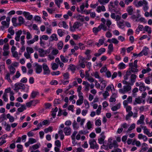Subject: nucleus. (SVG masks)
Returning <instances> with one entry per match:
<instances>
[{"label": "nucleus", "mask_w": 152, "mask_h": 152, "mask_svg": "<svg viewBox=\"0 0 152 152\" xmlns=\"http://www.w3.org/2000/svg\"><path fill=\"white\" fill-rule=\"evenodd\" d=\"M11 74L10 73H7L5 75V79L7 80L10 83L12 82V81L10 78V75Z\"/></svg>", "instance_id": "ea45409f"}, {"label": "nucleus", "mask_w": 152, "mask_h": 152, "mask_svg": "<svg viewBox=\"0 0 152 152\" xmlns=\"http://www.w3.org/2000/svg\"><path fill=\"white\" fill-rule=\"evenodd\" d=\"M10 18L9 17L6 18V21H2L1 22V24L4 27L8 28L9 27Z\"/></svg>", "instance_id": "1a4fd4ad"}, {"label": "nucleus", "mask_w": 152, "mask_h": 152, "mask_svg": "<svg viewBox=\"0 0 152 152\" xmlns=\"http://www.w3.org/2000/svg\"><path fill=\"white\" fill-rule=\"evenodd\" d=\"M15 88L14 90L16 92H18L20 89H24L25 88V86L23 84L21 83H17L15 84Z\"/></svg>", "instance_id": "39448f33"}, {"label": "nucleus", "mask_w": 152, "mask_h": 152, "mask_svg": "<svg viewBox=\"0 0 152 152\" xmlns=\"http://www.w3.org/2000/svg\"><path fill=\"white\" fill-rule=\"evenodd\" d=\"M128 113L126 115V120H128L130 119V118L133 115V113L131 111L127 112Z\"/></svg>", "instance_id": "f704fd0d"}, {"label": "nucleus", "mask_w": 152, "mask_h": 152, "mask_svg": "<svg viewBox=\"0 0 152 152\" xmlns=\"http://www.w3.org/2000/svg\"><path fill=\"white\" fill-rule=\"evenodd\" d=\"M12 22L13 23V25L15 26H17V18L15 17H13L12 18Z\"/></svg>", "instance_id": "774afa93"}, {"label": "nucleus", "mask_w": 152, "mask_h": 152, "mask_svg": "<svg viewBox=\"0 0 152 152\" xmlns=\"http://www.w3.org/2000/svg\"><path fill=\"white\" fill-rule=\"evenodd\" d=\"M17 147L18 149L17 150V152H22L23 151V146L21 144H18L17 145Z\"/></svg>", "instance_id": "a19ab883"}, {"label": "nucleus", "mask_w": 152, "mask_h": 152, "mask_svg": "<svg viewBox=\"0 0 152 152\" xmlns=\"http://www.w3.org/2000/svg\"><path fill=\"white\" fill-rule=\"evenodd\" d=\"M42 68L43 70V74L48 75L50 74V70L49 68L46 64H44L42 65Z\"/></svg>", "instance_id": "6e6552de"}, {"label": "nucleus", "mask_w": 152, "mask_h": 152, "mask_svg": "<svg viewBox=\"0 0 152 152\" xmlns=\"http://www.w3.org/2000/svg\"><path fill=\"white\" fill-rule=\"evenodd\" d=\"M102 95L104 98V99H105L107 98V97L109 96H110V94L109 93V92L105 90L104 92L102 93Z\"/></svg>", "instance_id": "8fccbe9b"}, {"label": "nucleus", "mask_w": 152, "mask_h": 152, "mask_svg": "<svg viewBox=\"0 0 152 152\" xmlns=\"http://www.w3.org/2000/svg\"><path fill=\"white\" fill-rule=\"evenodd\" d=\"M148 145L146 143H142L140 152H148Z\"/></svg>", "instance_id": "f8f14e48"}, {"label": "nucleus", "mask_w": 152, "mask_h": 152, "mask_svg": "<svg viewBox=\"0 0 152 152\" xmlns=\"http://www.w3.org/2000/svg\"><path fill=\"white\" fill-rule=\"evenodd\" d=\"M60 58L61 61L63 62L66 63L68 61V59L62 55L60 56Z\"/></svg>", "instance_id": "4d7b16f0"}, {"label": "nucleus", "mask_w": 152, "mask_h": 152, "mask_svg": "<svg viewBox=\"0 0 152 152\" xmlns=\"http://www.w3.org/2000/svg\"><path fill=\"white\" fill-rule=\"evenodd\" d=\"M21 107L18 109V111L20 112H23L26 109V106L24 104H21Z\"/></svg>", "instance_id": "72a5a7b5"}, {"label": "nucleus", "mask_w": 152, "mask_h": 152, "mask_svg": "<svg viewBox=\"0 0 152 152\" xmlns=\"http://www.w3.org/2000/svg\"><path fill=\"white\" fill-rule=\"evenodd\" d=\"M20 75L21 74L20 73L19 71H17L16 72L15 75L12 77V79L13 80H14L15 78H18L20 76Z\"/></svg>", "instance_id": "0e129e2a"}, {"label": "nucleus", "mask_w": 152, "mask_h": 152, "mask_svg": "<svg viewBox=\"0 0 152 152\" xmlns=\"http://www.w3.org/2000/svg\"><path fill=\"white\" fill-rule=\"evenodd\" d=\"M72 126L75 130L78 129L79 128V126L75 120H74L72 123Z\"/></svg>", "instance_id": "2f4dec72"}, {"label": "nucleus", "mask_w": 152, "mask_h": 152, "mask_svg": "<svg viewBox=\"0 0 152 152\" xmlns=\"http://www.w3.org/2000/svg\"><path fill=\"white\" fill-rule=\"evenodd\" d=\"M148 48L146 47H144L143 50L139 53V55H141V56L144 55L146 56L148 54Z\"/></svg>", "instance_id": "f3484780"}, {"label": "nucleus", "mask_w": 152, "mask_h": 152, "mask_svg": "<svg viewBox=\"0 0 152 152\" xmlns=\"http://www.w3.org/2000/svg\"><path fill=\"white\" fill-rule=\"evenodd\" d=\"M144 16L147 17L149 16L152 17V8L150 10L149 12H145Z\"/></svg>", "instance_id": "37998d69"}, {"label": "nucleus", "mask_w": 152, "mask_h": 152, "mask_svg": "<svg viewBox=\"0 0 152 152\" xmlns=\"http://www.w3.org/2000/svg\"><path fill=\"white\" fill-rule=\"evenodd\" d=\"M69 69L72 71L74 72L76 69V67L75 65L71 64L69 65Z\"/></svg>", "instance_id": "6e6d98bb"}, {"label": "nucleus", "mask_w": 152, "mask_h": 152, "mask_svg": "<svg viewBox=\"0 0 152 152\" xmlns=\"http://www.w3.org/2000/svg\"><path fill=\"white\" fill-rule=\"evenodd\" d=\"M107 42L110 43H113L115 44H117L118 42V41L116 38H113L110 39H108L107 41Z\"/></svg>", "instance_id": "5701e85b"}, {"label": "nucleus", "mask_w": 152, "mask_h": 152, "mask_svg": "<svg viewBox=\"0 0 152 152\" xmlns=\"http://www.w3.org/2000/svg\"><path fill=\"white\" fill-rule=\"evenodd\" d=\"M93 125V123L91 122V121H88L86 124L87 129L88 130H90L92 128Z\"/></svg>", "instance_id": "79ce46f5"}, {"label": "nucleus", "mask_w": 152, "mask_h": 152, "mask_svg": "<svg viewBox=\"0 0 152 152\" xmlns=\"http://www.w3.org/2000/svg\"><path fill=\"white\" fill-rule=\"evenodd\" d=\"M51 68L53 70H55L57 69L58 67V65L55 63L51 64Z\"/></svg>", "instance_id": "864d4df0"}, {"label": "nucleus", "mask_w": 152, "mask_h": 152, "mask_svg": "<svg viewBox=\"0 0 152 152\" xmlns=\"http://www.w3.org/2000/svg\"><path fill=\"white\" fill-rule=\"evenodd\" d=\"M131 88V87L129 85L124 86L122 88L119 90V91L121 94H124L125 93L129 91Z\"/></svg>", "instance_id": "20e7f679"}, {"label": "nucleus", "mask_w": 152, "mask_h": 152, "mask_svg": "<svg viewBox=\"0 0 152 152\" xmlns=\"http://www.w3.org/2000/svg\"><path fill=\"white\" fill-rule=\"evenodd\" d=\"M107 83V81L106 80L102 81V83H101V85L100 89L101 90H103L106 86Z\"/></svg>", "instance_id": "cd10ccee"}, {"label": "nucleus", "mask_w": 152, "mask_h": 152, "mask_svg": "<svg viewBox=\"0 0 152 152\" xmlns=\"http://www.w3.org/2000/svg\"><path fill=\"white\" fill-rule=\"evenodd\" d=\"M23 14L24 17L28 20H31L33 18L32 15H30V13L28 12L24 11L23 12Z\"/></svg>", "instance_id": "a211bd4d"}, {"label": "nucleus", "mask_w": 152, "mask_h": 152, "mask_svg": "<svg viewBox=\"0 0 152 152\" xmlns=\"http://www.w3.org/2000/svg\"><path fill=\"white\" fill-rule=\"evenodd\" d=\"M126 65L123 62L120 63L118 65V68L120 69H122L125 68L126 67Z\"/></svg>", "instance_id": "c9c22d12"}, {"label": "nucleus", "mask_w": 152, "mask_h": 152, "mask_svg": "<svg viewBox=\"0 0 152 152\" xmlns=\"http://www.w3.org/2000/svg\"><path fill=\"white\" fill-rule=\"evenodd\" d=\"M83 17L81 15H78L76 16V18L78 20H79L81 22H83L84 20Z\"/></svg>", "instance_id": "c03bdc74"}, {"label": "nucleus", "mask_w": 152, "mask_h": 152, "mask_svg": "<svg viewBox=\"0 0 152 152\" xmlns=\"http://www.w3.org/2000/svg\"><path fill=\"white\" fill-rule=\"evenodd\" d=\"M112 140V139L109 140V141L110 142V143L108 144L109 148L110 149H112L113 147L114 149H115L118 146V143L115 140H113L112 142H110V141Z\"/></svg>", "instance_id": "423d86ee"}, {"label": "nucleus", "mask_w": 152, "mask_h": 152, "mask_svg": "<svg viewBox=\"0 0 152 152\" xmlns=\"http://www.w3.org/2000/svg\"><path fill=\"white\" fill-rule=\"evenodd\" d=\"M131 71L130 70H128L126 72L125 75L124 77V80H127L128 79L129 77L131 75Z\"/></svg>", "instance_id": "5fc2aeb1"}, {"label": "nucleus", "mask_w": 152, "mask_h": 152, "mask_svg": "<svg viewBox=\"0 0 152 152\" xmlns=\"http://www.w3.org/2000/svg\"><path fill=\"white\" fill-rule=\"evenodd\" d=\"M10 71V74L12 75L15 72V69L13 66H11L9 67Z\"/></svg>", "instance_id": "052dcab7"}, {"label": "nucleus", "mask_w": 152, "mask_h": 152, "mask_svg": "<svg viewBox=\"0 0 152 152\" xmlns=\"http://www.w3.org/2000/svg\"><path fill=\"white\" fill-rule=\"evenodd\" d=\"M138 138L139 139H142L145 141H146L148 140L147 137L146 136L143 135L141 134H139L138 135Z\"/></svg>", "instance_id": "7c9ffc66"}, {"label": "nucleus", "mask_w": 152, "mask_h": 152, "mask_svg": "<svg viewBox=\"0 0 152 152\" xmlns=\"http://www.w3.org/2000/svg\"><path fill=\"white\" fill-rule=\"evenodd\" d=\"M83 84L85 85V91H88L89 90L90 84L88 82L83 81Z\"/></svg>", "instance_id": "b1692460"}, {"label": "nucleus", "mask_w": 152, "mask_h": 152, "mask_svg": "<svg viewBox=\"0 0 152 152\" xmlns=\"http://www.w3.org/2000/svg\"><path fill=\"white\" fill-rule=\"evenodd\" d=\"M63 132L65 135L69 136L71 133L72 129L69 126H66L64 128Z\"/></svg>", "instance_id": "9d476101"}, {"label": "nucleus", "mask_w": 152, "mask_h": 152, "mask_svg": "<svg viewBox=\"0 0 152 152\" xmlns=\"http://www.w3.org/2000/svg\"><path fill=\"white\" fill-rule=\"evenodd\" d=\"M113 87V88L115 89L114 88V86L113 84H111L108 85L106 88V90L109 92L110 90H112V88Z\"/></svg>", "instance_id": "e2e57ef3"}, {"label": "nucleus", "mask_w": 152, "mask_h": 152, "mask_svg": "<svg viewBox=\"0 0 152 152\" xmlns=\"http://www.w3.org/2000/svg\"><path fill=\"white\" fill-rule=\"evenodd\" d=\"M126 10L129 15H132V14L133 11V9L132 6H129L127 7Z\"/></svg>", "instance_id": "a878e982"}, {"label": "nucleus", "mask_w": 152, "mask_h": 152, "mask_svg": "<svg viewBox=\"0 0 152 152\" xmlns=\"http://www.w3.org/2000/svg\"><path fill=\"white\" fill-rule=\"evenodd\" d=\"M137 76L134 74H132L130 76V84L131 85H133L134 83L135 82L136 79L137 78Z\"/></svg>", "instance_id": "dca6fc26"}, {"label": "nucleus", "mask_w": 152, "mask_h": 152, "mask_svg": "<svg viewBox=\"0 0 152 152\" xmlns=\"http://www.w3.org/2000/svg\"><path fill=\"white\" fill-rule=\"evenodd\" d=\"M102 110V106L101 105H99L98 106V108L96 110V114L99 115L101 113V110Z\"/></svg>", "instance_id": "338daca9"}, {"label": "nucleus", "mask_w": 152, "mask_h": 152, "mask_svg": "<svg viewBox=\"0 0 152 152\" xmlns=\"http://www.w3.org/2000/svg\"><path fill=\"white\" fill-rule=\"evenodd\" d=\"M50 38L52 39L51 41H57L58 40V38L56 34H53L50 37Z\"/></svg>", "instance_id": "58836bf2"}, {"label": "nucleus", "mask_w": 152, "mask_h": 152, "mask_svg": "<svg viewBox=\"0 0 152 152\" xmlns=\"http://www.w3.org/2000/svg\"><path fill=\"white\" fill-rule=\"evenodd\" d=\"M139 90L141 91H145L146 90V87L145 86L144 83L142 82L139 87Z\"/></svg>", "instance_id": "bb28decb"}, {"label": "nucleus", "mask_w": 152, "mask_h": 152, "mask_svg": "<svg viewBox=\"0 0 152 152\" xmlns=\"http://www.w3.org/2000/svg\"><path fill=\"white\" fill-rule=\"evenodd\" d=\"M144 116L143 115H142L140 117L139 119L137 121V125L144 124Z\"/></svg>", "instance_id": "aec40b11"}, {"label": "nucleus", "mask_w": 152, "mask_h": 152, "mask_svg": "<svg viewBox=\"0 0 152 152\" xmlns=\"http://www.w3.org/2000/svg\"><path fill=\"white\" fill-rule=\"evenodd\" d=\"M145 102V100H142L140 98V97H139L135 98L134 102L133 103V104L134 105H136L137 104H140L141 103H144Z\"/></svg>", "instance_id": "2eb2a0df"}, {"label": "nucleus", "mask_w": 152, "mask_h": 152, "mask_svg": "<svg viewBox=\"0 0 152 152\" xmlns=\"http://www.w3.org/2000/svg\"><path fill=\"white\" fill-rule=\"evenodd\" d=\"M7 118L9 119V121L11 123H12L14 122L15 120V118L13 117L10 114H8L6 115Z\"/></svg>", "instance_id": "c756f323"}, {"label": "nucleus", "mask_w": 152, "mask_h": 152, "mask_svg": "<svg viewBox=\"0 0 152 152\" xmlns=\"http://www.w3.org/2000/svg\"><path fill=\"white\" fill-rule=\"evenodd\" d=\"M39 94V93L37 92L33 91L31 93V97L32 98H35L36 96Z\"/></svg>", "instance_id": "bf43d9fd"}, {"label": "nucleus", "mask_w": 152, "mask_h": 152, "mask_svg": "<svg viewBox=\"0 0 152 152\" xmlns=\"http://www.w3.org/2000/svg\"><path fill=\"white\" fill-rule=\"evenodd\" d=\"M89 143L91 148L92 149H96V150H98L99 149V146L94 139L90 140L89 141Z\"/></svg>", "instance_id": "f03ea898"}, {"label": "nucleus", "mask_w": 152, "mask_h": 152, "mask_svg": "<svg viewBox=\"0 0 152 152\" xmlns=\"http://www.w3.org/2000/svg\"><path fill=\"white\" fill-rule=\"evenodd\" d=\"M42 65L37 64L35 67V70L37 74H39L42 71Z\"/></svg>", "instance_id": "ddd939ff"}, {"label": "nucleus", "mask_w": 152, "mask_h": 152, "mask_svg": "<svg viewBox=\"0 0 152 152\" xmlns=\"http://www.w3.org/2000/svg\"><path fill=\"white\" fill-rule=\"evenodd\" d=\"M104 41V39H100L99 40L98 42H96L95 45H96L98 47H99L101 45H102L103 44Z\"/></svg>", "instance_id": "4c0bfd02"}, {"label": "nucleus", "mask_w": 152, "mask_h": 152, "mask_svg": "<svg viewBox=\"0 0 152 152\" xmlns=\"http://www.w3.org/2000/svg\"><path fill=\"white\" fill-rule=\"evenodd\" d=\"M28 142L30 144H32L36 142L37 140L33 138H29Z\"/></svg>", "instance_id": "69168bd1"}, {"label": "nucleus", "mask_w": 152, "mask_h": 152, "mask_svg": "<svg viewBox=\"0 0 152 152\" xmlns=\"http://www.w3.org/2000/svg\"><path fill=\"white\" fill-rule=\"evenodd\" d=\"M81 26V23L78 22H75L72 26H70V30L72 32H74L76 30L78 29L79 27Z\"/></svg>", "instance_id": "7ed1b4c3"}, {"label": "nucleus", "mask_w": 152, "mask_h": 152, "mask_svg": "<svg viewBox=\"0 0 152 152\" xmlns=\"http://www.w3.org/2000/svg\"><path fill=\"white\" fill-rule=\"evenodd\" d=\"M143 31V33H144L145 32H146L148 34H150L151 33V28L148 26H146L144 27Z\"/></svg>", "instance_id": "4be33fe9"}, {"label": "nucleus", "mask_w": 152, "mask_h": 152, "mask_svg": "<svg viewBox=\"0 0 152 152\" xmlns=\"http://www.w3.org/2000/svg\"><path fill=\"white\" fill-rule=\"evenodd\" d=\"M63 2V0H55V3L59 8H60L61 4Z\"/></svg>", "instance_id": "09e8293b"}, {"label": "nucleus", "mask_w": 152, "mask_h": 152, "mask_svg": "<svg viewBox=\"0 0 152 152\" xmlns=\"http://www.w3.org/2000/svg\"><path fill=\"white\" fill-rule=\"evenodd\" d=\"M58 48L59 50H61L62 49L63 46V43L62 41L59 42L57 44Z\"/></svg>", "instance_id": "603ef678"}, {"label": "nucleus", "mask_w": 152, "mask_h": 152, "mask_svg": "<svg viewBox=\"0 0 152 152\" xmlns=\"http://www.w3.org/2000/svg\"><path fill=\"white\" fill-rule=\"evenodd\" d=\"M113 45L112 44H109L108 46V53L110 54L113 51Z\"/></svg>", "instance_id": "a18cd8bd"}, {"label": "nucleus", "mask_w": 152, "mask_h": 152, "mask_svg": "<svg viewBox=\"0 0 152 152\" xmlns=\"http://www.w3.org/2000/svg\"><path fill=\"white\" fill-rule=\"evenodd\" d=\"M8 32L12 36L13 35L15 34V31L13 29V27H11L9 28L8 30Z\"/></svg>", "instance_id": "de8ad7c7"}, {"label": "nucleus", "mask_w": 152, "mask_h": 152, "mask_svg": "<svg viewBox=\"0 0 152 152\" xmlns=\"http://www.w3.org/2000/svg\"><path fill=\"white\" fill-rule=\"evenodd\" d=\"M2 124L4 125L5 127V129L6 130L9 131L10 130L11 126L10 124H7V122L5 121L2 123Z\"/></svg>", "instance_id": "393cba45"}, {"label": "nucleus", "mask_w": 152, "mask_h": 152, "mask_svg": "<svg viewBox=\"0 0 152 152\" xmlns=\"http://www.w3.org/2000/svg\"><path fill=\"white\" fill-rule=\"evenodd\" d=\"M148 2L145 0H142L140 1L137 3L136 1H134L133 4L137 7H139L144 6Z\"/></svg>", "instance_id": "0eeeda50"}, {"label": "nucleus", "mask_w": 152, "mask_h": 152, "mask_svg": "<svg viewBox=\"0 0 152 152\" xmlns=\"http://www.w3.org/2000/svg\"><path fill=\"white\" fill-rule=\"evenodd\" d=\"M53 128L52 126H49L48 128L45 129L44 130L45 133H48V132H51L53 131Z\"/></svg>", "instance_id": "13d9d810"}, {"label": "nucleus", "mask_w": 152, "mask_h": 152, "mask_svg": "<svg viewBox=\"0 0 152 152\" xmlns=\"http://www.w3.org/2000/svg\"><path fill=\"white\" fill-rule=\"evenodd\" d=\"M144 130V133L147 134L149 137L152 136V132L150 133L148 129L147 128L146 126H140Z\"/></svg>", "instance_id": "9b49d317"}, {"label": "nucleus", "mask_w": 152, "mask_h": 152, "mask_svg": "<svg viewBox=\"0 0 152 152\" xmlns=\"http://www.w3.org/2000/svg\"><path fill=\"white\" fill-rule=\"evenodd\" d=\"M22 34V31L21 30H19L16 32L15 39L18 42L20 41V37Z\"/></svg>", "instance_id": "412c9836"}, {"label": "nucleus", "mask_w": 152, "mask_h": 152, "mask_svg": "<svg viewBox=\"0 0 152 152\" xmlns=\"http://www.w3.org/2000/svg\"><path fill=\"white\" fill-rule=\"evenodd\" d=\"M102 29L104 31H106L107 30V26L104 24H100L97 27H94L93 28V31L94 33L97 35L98 32Z\"/></svg>", "instance_id": "f257e3e1"}, {"label": "nucleus", "mask_w": 152, "mask_h": 152, "mask_svg": "<svg viewBox=\"0 0 152 152\" xmlns=\"http://www.w3.org/2000/svg\"><path fill=\"white\" fill-rule=\"evenodd\" d=\"M26 51L28 53L31 54L34 52V50L32 48L27 47L26 48Z\"/></svg>", "instance_id": "49530a36"}, {"label": "nucleus", "mask_w": 152, "mask_h": 152, "mask_svg": "<svg viewBox=\"0 0 152 152\" xmlns=\"http://www.w3.org/2000/svg\"><path fill=\"white\" fill-rule=\"evenodd\" d=\"M135 127V124L133 123L129 127L128 129L126 131V132L127 133L130 131L134 129Z\"/></svg>", "instance_id": "3c124183"}, {"label": "nucleus", "mask_w": 152, "mask_h": 152, "mask_svg": "<svg viewBox=\"0 0 152 152\" xmlns=\"http://www.w3.org/2000/svg\"><path fill=\"white\" fill-rule=\"evenodd\" d=\"M38 52L41 57H44L47 53V51L43 49L39 48L38 49Z\"/></svg>", "instance_id": "6ab92c4d"}, {"label": "nucleus", "mask_w": 152, "mask_h": 152, "mask_svg": "<svg viewBox=\"0 0 152 152\" xmlns=\"http://www.w3.org/2000/svg\"><path fill=\"white\" fill-rule=\"evenodd\" d=\"M39 39V37L38 35H35L34 38L32 39L27 41V43L28 45L33 44L35 42L37 41Z\"/></svg>", "instance_id": "4468645a"}, {"label": "nucleus", "mask_w": 152, "mask_h": 152, "mask_svg": "<svg viewBox=\"0 0 152 152\" xmlns=\"http://www.w3.org/2000/svg\"><path fill=\"white\" fill-rule=\"evenodd\" d=\"M57 33L58 34L60 37H62L64 34V33L63 31V30L61 29H59L57 30Z\"/></svg>", "instance_id": "473e14b6"}, {"label": "nucleus", "mask_w": 152, "mask_h": 152, "mask_svg": "<svg viewBox=\"0 0 152 152\" xmlns=\"http://www.w3.org/2000/svg\"><path fill=\"white\" fill-rule=\"evenodd\" d=\"M121 107V104L119 103L116 104L115 106H113L111 110L113 111H115L118 109L120 108Z\"/></svg>", "instance_id": "c85d7f7f"}, {"label": "nucleus", "mask_w": 152, "mask_h": 152, "mask_svg": "<svg viewBox=\"0 0 152 152\" xmlns=\"http://www.w3.org/2000/svg\"><path fill=\"white\" fill-rule=\"evenodd\" d=\"M129 126V124L126 123H124L121 125V128L123 129V130L124 129H126Z\"/></svg>", "instance_id": "680f3d73"}, {"label": "nucleus", "mask_w": 152, "mask_h": 152, "mask_svg": "<svg viewBox=\"0 0 152 152\" xmlns=\"http://www.w3.org/2000/svg\"><path fill=\"white\" fill-rule=\"evenodd\" d=\"M112 24V22L111 21L109 20H107L106 21V25L107 26H106L107 28V30L109 31H111V30L110 29V26Z\"/></svg>", "instance_id": "e433bc0d"}]
</instances>
